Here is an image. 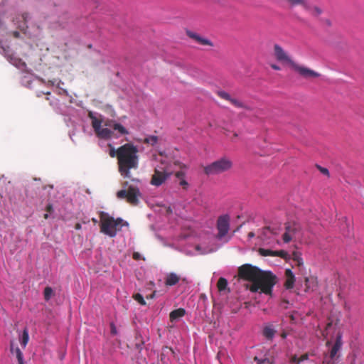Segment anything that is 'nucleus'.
Returning a JSON list of instances; mask_svg holds the SVG:
<instances>
[{
    "label": "nucleus",
    "instance_id": "nucleus-10",
    "mask_svg": "<svg viewBox=\"0 0 364 364\" xmlns=\"http://www.w3.org/2000/svg\"><path fill=\"white\" fill-rule=\"evenodd\" d=\"M138 149L132 143L125 144L117 149V159H137Z\"/></svg>",
    "mask_w": 364,
    "mask_h": 364
},
{
    "label": "nucleus",
    "instance_id": "nucleus-25",
    "mask_svg": "<svg viewBox=\"0 0 364 364\" xmlns=\"http://www.w3.org/2000/svg\"><path fill=\"white\" fill-rule=\"evenodd\" d=\"M289 7L300 6L304 9H309V5L306 0H284Z\"/></svg>",
    "mask_w": 364,
    "mask_h": 364
},
{
    "label": "nucleus",
    "instance_id": "nucleus-7",
    "mask_svg": "<svg viewBox=\"0 0 364 364\" xmlns=\"http://www.w3.org/2000/svg\"><path fill=\"white\" fill-rule=\"evenodd\" d=\"M160 164L156 165L153 174L151 183L156 186H161L172 174V171L166 170L165 166L167 161H159Z\"/></svg>",
    "mask_w": 364,
    "mask_h": 364
},
{
    "label": "nucleus",
    "instance_id": "nucleus-42",
    "mask_svg": "<svg viewBox=\"0 0 364 364\" xmlns=\"http://www.w3.org/2000/svg\"><path fill=\"white\" fill-rule=\"evenodd\" d=\"M317 168L319 169V171H321V173L322 174L326 175V176H328L329 175V171H328V169L327 168L321 167V166H318V165H317Z\"/></svg>",
    "mask_w": 364,
    "mask_h": 364
},
{
    "label": "nucleus",
    "instance_id": "nucleus-49",
    "mask_svg": "<svg viewBox=\"0 0 364 364\" xmlns=\"http://www.w3.org/2000/svg\"><path fill=\"white\" fill-rule=\"evenodd\" d=\"M271 68L275 70H280V67L278 66L276 64H272L271 65Z\"/></svg>",
    "mask_w": 364,
    "mask_h": 364
},
{
    "label": "nucleus",
    "instance_id": "nucleus-53",
    "mask_svg": "<svg viewBox=\"0 0 364 364\" xmlns=\"http://www.w3.org/2000/svg\"><path fill=\"white\" fill-rule=\"evenodd\" d=\"M299 263H302V259L301 258H299Z\"/></svg>",
    "mask_w": 364,
    "mask_h": 364
},
{
    "label": "nucleus",
    "instance_id": "nucleus-4",
    "mask_svg": "<svg viewBox=\"0 0 364 364\" xmlns=\"http://www.w3.org/2000/svg\"><path fill=\"white\" fill-rule=\"evenodd\" d=\"M153 208L156 213V223L151 225L150 228L155 232V235L158 239L163 240V236H161L158 232L164 226V223L166 221H170L171 218L173 217V212L169 206L156 205Z\"/></svg>",
    "mask_w": 364,
    "mask_h": 364
},
{
    "label": "nucleus",
    "instance_id": "nucleus-2",
    "mask_svg": "<svg viewBox=\"0 0 364 364\" xmlns=\"http://www.w3.org/2000/svg\"><path fill=\"white\" fill-rule=\"evenodd\" d=\"M239 280L247 282V287L253 292L272 294L277 278L271 272L265 273L259 268L246 264L237 269Z\"/></svg>",
    "mask_w": 364,
    "mask_h": 364
},
{
    "label": "nucleus",
    "instance_id": "nucleus-36",
    "mask_svg": "<svg viewBox=\"0 0 364 364\" xmlns=\"http://www.w3.org/2000/svg\"><path fill=\"white\" fill-rule=\"evenodd\" d=\"M306 10L308 11L312 16H318L322 14L321 9L318 6H314L312 8L309 6V9Z\"/></svg>",
    "mask_w": 364,
    "mask_h": 364
},
{
    "label": "nucleus",
    "instance_id": "nucleus-21",
    "mask_svg": "<svg viewBox=\"0 0 364 364\" xmlns=\"http://www.w3.org/2000/svg\"><path fill=\"white\" fill-rule=\"evenodd\" d=\"M285 287L288 289H293L294 287L296 278L294 272L290 269H286L284 271Z\"/></svg>",
    "mask_w": 364,
    "mask_h": 364
},
{
    "label": "nucleus",
    "instance_id": "nucleus-24",
    "mask_svg": "<svg viewBox=\"0 0 364 364\" xmlns=\"http://www.w3.org/2000/svg\"><path fill=\"white\" fill-rule=\"evenodd\" d=\"M306 291H316L318 288V282L316 278L310 277L305 279Z\"/></svg>",
    "mask_w": 364,
    "mask_h": 364
},
{
    "label": "nucleus",
    "instance_id": "nucleus-20",
    "mask_svg": "<svg viewBox=\"0 0 364 364\" xmlns=\"http://www.w3.org/2000/svg\"><path fill=\"white\" fill-rule=\"evenodd\" d=\"M217 289L220 296H226L230 292L228 280L221 277L217 282Z\"/></svg>",
    "mask_w": 364,
    "mask_h": 364
},
{
    "label": "nucleus",
    "instance_id": "nucleus-5",
    "mask_svg": "<svg viewBox=\"0 0 364 364\" xmlns=\"http://www.w3.org/2000/svg\"><path fill=\"white\" fill-rule=\"evenodd\" d=\"M186 245V253L191 256L205 255L213 251V249L202 242L198 236H196V238H187Z\"/></svg>",
    "mask_w": 364,
    "mask_h": 364
},
{
    "label": "nucleus",
    "instance_id": "nucleus-48",
    "mask_svg": "<svg viewBox=\"0 0 364 364\" xmlns=\"http://www.w3.org/2000/svg\"><path fill=\"white\" fill-rule=\"evenodd\" d=\"M12 35L14 38H18L20 37V33L18 31H13Z\"/></svg>",
    "mask_w": 364,
    "mask_h": 364
},
{
    "label": "nucleus",
    "instance_id": "nucleus-54",
    "mask_svg": "<svg viewBox=\"0 0 364 364\" xmlns=\"http://www.w3.org/2000/svg\"><path fill=\"white\" fill-rule=\"evenodd\" d=\"M296 360H297V358H296V357H294V360H293V361H294V362H296Z\"/></svg>",
    "mask_w": 364,
    "mask_h": 364
},
{
    "label": "nucleus",
    "instance_id": "nucleus-46",
    "mask_svg": "<svg viewBox=\"0 0 364 364\" xmlns=\"http://www.w3.org/2000/svg\"><path fill=\"white\" fill-rule=\"evenodd\" d=\"M155 287V283L153 281H150L147 284V288L149 289H153Z\"/></svg>",
    "mask_w": 364,
    "mask_h": 364
},
{
    "label": "nucleus",
    "instance_id": "nucleus-33",
    "mask_svg": "<svg viewBox=\"0 0 364 364\" xmlns=\"http://www.w3.org/2000/svg\"><path fill=\"white\" fill-rule=\"evenodd\" d=\"M113 129L119 132L122 135H126L129 133L122 124L117 122L113 124Z\"/></svg>",
    "mask_w": 364,
    "mask_h": 364
},
{
    "label": "nucleus",
    "instance_id": "nucleus-40",
    "mask_svg": "<svg viewBox=\"0 0 364 364\" xmlns=\"http://www.w3.org/2000/svg\"><path fill=\"white\" fill-rule=\"evenodd\" d=\"M10 51V48L8 46H3L1 43H0V53H2L4 55H7Z\"/></svg>",
    "mask_w": 364,
    "mask_h": 364
},
{
    "label": "nucleus",
    "instance_id": "nucleus-13",
    "mask_svg": "<svg viewBox=\"0 0 364 364\" xmlns=\"http://www.w3.org/2000/svg\"><path fill=\"white\" fill-rule=\"evenodd\" d=\"M291 68L305 79H313L320 76V74L316 71L304 65H300L295 62L292 64Z\"/></svg>",
    "mask_w": 364,
    "mask_h": 364
},
{
    "label": "nucleus",
    "instance_id": "nucleus-37",
    "mask_svg": "<svg viewBox=\"0 0 364 364\" xmlns=\"http://www.w3.org/2000/svg\"><path fill=\"white\" fill-rule=\"evenodd\" d=\"M164 293H165L164 290H160V291L154 290L150 295L147 296L146 298L148 299H153L155 297H158V296L164 295Z\"/></svg>",
    "mask_w": 364,
    "mask_h": 364
},
{
    "label": "nucleus",
    "instance_id": "nucleus-9",
    "mask_svg": "<svg viewBox=\"0 0 364 364\" xmlns=\"http://www.w3.org/2000/svg\"><path fill=\"white\" fill-rule=\"evenodd\" d=\"M342 338L343 333L339 331L336 334L335 342L333 344L331 341H327V346H331L329 352V360L328 361V364H334L336 358L340 356L338 353L341 351L343 346Z\"/></svg>",
    "mask_w": 364,
    "mask_h": 364
},
{
    "label": "nucleus",
    "instance_id": "nucleus-8",
    "mask_svg": "<svg viewBox=\"0 0 364 364\" xmlns=\"http://www.w3.org/2000/svg\"><path fill=\"white\" fill-rule=\"evenodd\" d=\"M57 18L52 23L51 27L54 29L65 28L72 20L69 11L62 7L56 9Z\"/></svg>",
    "mask_w": 364,
    "mask_h": 364
},
{
    "label": "nucleus",
    "instance_id": "nucleus-1",
    "mask_svg": "<svg viewBox=\"0 0 364 364\" xmlns=\"http://www.w3.org/2000/svg\"><path fill=\"white\" fill-rule=\"evenodd\" d=\"M25 203L31 209L44 211L45 220H62L65 223L76 220V230L90 220L84 215L81 204L73 200V193L65 187L54 188L44 184L40 178H32L26 187Z\"/></svg>",
    "mask_w": 364,
    "mask_h": 364
},
{
    "label": "nucleus",
    "instance_id": "nucleus-51",
    "mask_svg": "<svg viewBox=\"0 0 364 364\" xmlns=\"http://www.w3.org/2000/svg\"><path fill=\"white\" fill-rule=\"evenodd\" d=\"M254 236V233L253 232H250L249 233V237H252Z\"/></svg>",
    "mask_w": 364,
    "mask_h": 364
},
{
    "label": "nucleus",
    "instance_id": "nucleus-32",
    "mask_svg": "<svg viewBox=\"0 0 364 364\" xmlns=\"http://www.w3.org/2000/svg\"><path fill=\"white\" fill-rule=\"evenodd\" d=\"M158 141H159V137L157 136L151 135V136H148L147 137H146L143 140V142L144 144L154 146L158 142Z\"/></svg>",
    "mask_w": 364,
    "mask_h": 364
},
{
    "label": "nucleus",
    "instance_id": "nucleus-22",
    "mask_svg": "<svg viewBox=\"0 0 364 364\" xmlns=\"http://www.w3.org/2000/svg\"><path fill=\"white\" fill-rule=\"evenodd\" d=\"M186 314V311L183 308H178L173 310L169 314L170 321L173 323L171 326H173V323L180 321Z\"/></svg>",
    "mask_w": 364,
    "mask_h": 364
},
{
    "label": "nucleus",
    "instance_id": "nucleus-28",
    "mask_svg": "<svg viewBox=\"0 0 364 364\" xmlns=\"http://www.w3.org/2000/svg\"><path fill=\"white\" fill-rule=\"evenodd\" d=\"M29 341L28 330L26 327L22 331L21 333L19 334V342L23 348H26Z\"/></svg>",
    "mask_w": 364,
    "mask_h": 364
},
{
    "label": "nucleus",
    "instance_id": "nucleus-3",
    "mask_svg": "<svg viewBox=\"0 0 364 364\" xmlns=\"http://www.w3.org/2000/svg\"><path fill=\"white\" fill-rule=\"evenodd\" d=\"M118 170L121 176L124 178H129V181L122 183V189L117 193L119 199L126 198L127 202L134 205H137L143 198L140 188L142 182L137 178H132V173L136 171L139 166V161H117Z\"/></svg>",
    "mask_w": 364,
    "mask_h": 364
},
{
    "label": "nucleus",
    "instance_id": "nucleus-19",
    "mask_svg": "<svg viewBox=\"0 0 364 364\" xmlns=\"http://www.w3.org/2000/svg\"><path fill=\"white\" fill-rule=\"evenodd\" d=\"M180 279V276L175 272L166 273L164 277V284L167 287H173L178 284Z\"/></svg>",
    "mask_w": 364,
    "mask_h": 364
},
{
    "label": "nucleus",
    "instance_id": "nucleus-30",
    "mask_svg": "<svg viewBox=\"0 0 364 364\" xmlns=\"http://www.w3.org/2000/svg\"><path fill=\"white\" fill-rule=\"evenodd\" d=\"M54 295L55 292L51 287L47 286L46 287H45L43 290V298L46 301H49Z\"/></svg>",
    "mask_w": 364,
    "mask_h": 364
},
{
    "label": "nucleus",
    "instance_id": "nucleus-43",
    "mask_svg": "<svg viewBox=\"0 0 364 364\" xmlns=\"http://www.w3.org/2000/svg\"><path fill=\"white\" fill-rule=\"evenodd\" d=\"M18 364H24V358L23 353L16 355Z\"/></svg>",
    "mask_w": 364,
    "mask_h": 364
},
{
    "label": "nucleus",
    "instance_id": "nucleus-11",
    "mask_svg": "<svg viewBox=\"0 0 364 364\" xmlns=\"http://www.w3.org/2000/svg\"><path fill=\"white\" fill-rule=\"evenodd\" d=\"M232 166V161H213V162L205 168L206 174H215L228 170Z\"/></svg>",
    "mask_w": 364,
    "mask_h": 364
},
{
    "label": "nucleus",
    "instance_id": "nucleus-15",
    "mask_svg": "<svg viewBox=\"0 0 364 364\" xmlns=\"http://www.w3.org/2000/svg\"><path fill=\"white\" fill-rule=\"evenodd\" d=\"M12 188L11 181L2 175L0 176V208Z\"/></svg>",
    "mask_w": 364,
    "mask_h": 364
},
{
    "label": "nucleus",
    "instance_id": "nucleus-17",
    "mask_svg": "<svg viewBox=\"0 0 364 364\" xmlns=\"http://www.w3.org/2000/svg\"><path fill=\"white\" fill-rule=\"evenodd\" d=\"M297 228L296 223H294L291 224V223H287L285 224V232L282 235V239L284 243H288L291 240Z\"/></svg>",
    "mask_w": 364,
    "mask_h": 364
},
{
    "label": "nucleus",
    "instance_id": "nucleus-29",
    "mask_svg": "<svg viewBox=\"0 0 364 364\" xmlns=\"http://www.w3.org/2000/svg\"><path fill=\"white\" fill-rule=\"evenodd\" d=\"M89 117L92 119V127L96 133L102 128V121L92 116L91 112L89 114Z\"/></svg>",
    "mask_w": 364,
    "mask_h": 364
},
{
    "label": "nucleus",
    "instance_id": "nucleus-52",
    "mask_svg": "<svg viewBox=\"0 0 364 364\" xmlns=\"http://www.w3.org/2000/svg\"><path fill=\"white\" fill-rule=\"evenodd\" d=\"M169 227L171 228H175V225H172V224H170Z\"/></svg>",
    "mask_w": 364,
    "mask_h": 364
},
{
    "label": "nucleus",
    "instance_id": "nucleus-44",
    "mask_svg": "<svg viewBox=\"0 0 364 364\" xmlns=\"http://www.w3.org/2000/svg\"><path fill=\"white\" fill-rule=\"evenodd\" d=\"M109 156L112 158H114V157L117 158V150H115L114 148L111 147V146H110V149H109Z\"/></svg>",
    "mask_w": 364,
    "mask_h": 364
},
{
    "label": "nucleus",
    "instance_id": "nucleus-50",
    "mask_svg": "<svg viewBox=\"0 0 364 364\" xmlns=\"http://www.w3.org/2000/svg\"><path fill=\"white\" fill-rule=\"evenodd\" d=\"M216 275H217V273H216V272H214V273H213V277H212V279H211V283H213V281H214V279H215V278Z\"/></svg>",
    "mask_w": 364,
    "mask_h": 364
},
{
    "label": "nucleus",
    "instance_id": "nucleus-14",
    "mask_svg": "<svg viewBox=\"0 0 364 364\" xmlns=\"http://www.w3.org/2000/svg\"><path fill=\"white\" fill-rule=\"evenodd\" d=\"M230 229V216L228 214L220 215L217 220V230L218 232V237H225Z\"/></svg>",
    "mask_w": 364,
    "mask_h": 364
},
{
    "label": "nucleus",
    "instance_id": "nucleus-47",
    "mask_svg": "<svg viewBox=\"0 0 364 364\" xmlns=\"http://www.w3.org/2000/svg\"><path fill=\"white\" fill-rule=\"evenodd\" d=\"M159 156L161 157L168 158L169 155L166 151H159Z\"/></svg>",
    "mask_w": 364,
    "mask_h": 364
},
{
    "label": "nucleus",
    "instance_id": "nucleus-38",
    "mask_svg": "<svg viewBox=\"0 0 364 364\" xmlns=\"http://www.w3.org/2000/svg\"><path fill=\"white\" fill-rule=\"evenodd\" d=\"M109 327H110V333L112 336H116L118 334V331H117V326L114 322H111L109 323Z\"/></svg>",
    "mask_w": 364,
    "mask_h": 364
},
{
    "label": "nucleus",
    "instance_id": "nucleus-23",
    "mask_svg": "<svg viewBox=\"0 0 364 364\" xmlns=\"http://www.w3.org/2000/svg\"><path fill=\"white\" fill-rule=\"evenodd\" d=\"M277 333L276 329L272 324L265 325L262 328V335L269 341H272Z\"/></svg>",
    "mask_w": 364,
    "mask_h": 364
},
{
    "label": "nucleus",
    "instance_id": "nucleus-12",
    "mask_svg": "<svg viewBox=\"0 0 364 364\" xmlns=\"http://www.w3.org/2000/svg\"><path fill=\"white\" fill-rule=\"evenodd\" d=\"M274 56L277 61L287 64L290 67L294 63L287 52H286L279 44L274 45Z\"/></svg>",
    "mask_w": 364,
    "mask_h": 364
},
{
    "label": "nucleus",
    "instance_id": "nucleus-45",
    "mask_svg": "<svg viewBox=\"0 0 364 364\" xmlns=\"http://www.w3.org/2000/svg\"><path fill=\"white\" fill-rule=\"evenodd\" d=\"M116 123L114 121L111 119H107L105 122L104 124L106 127H112L113 129V124Z\"/></svg>",
    "mask_w": 364,
    "mask_h": 364
},
{
    "label": "nucleus",
    "instance_id": "nucleus-41",
    "mask_svg": "<svg viewBox=\"0 0 364 364\" xmlns=\"http://www.w3.org/2000/svg\"><path fill=\"white\" fill-rule=\"evenodd\" d=\"M132 257L134 260H144V257H143V255L138 252H134L133 254H132Z\"/></svg>",
    "mask_w": 364,
    "mask_h": 364
},
{
    "label": "nucleus",
    "instance_id": "nucleus-55",
    "mask_svg": "<svg viewBox=\"0 0 364 364\" xmlns=\"http://www.w3.org/2000/svg\"><path fill=\"white\" fill-rule=\"evenodd\" d=\"M233 136H234V137H237V134L236 133H234V134H233Z\"/></svg>",
    "mask_w": 364,
    "mask_h": 364
},
{
    "label": "nucleus",
    "instance_id": "nucleus-18",
    "mask_svg": "<svg viewBox=\"0 0 364 364\" xmlns=\"http://www.w3.org/2000/svg\"><path fill=\"white\" fill-rule=\"evenodd\" d=\"M187 36L202 46H213V43L211 41L200 36L199 34L196 33L192 31H187Z\"/></svg>",
    "mask_w": 364,
    "mask_h": 364
},
{
    "label": "nucleus",
    "instance_id": "nucleus-39",
    "mask_svg": "<svg viewBox=\"0 0 364 364\" xmlns=\"http://www.w3.org/2000/svg\"><path fill=\"white\" fill-rule=\"evenodd\" d=\"M255 360L257 362V364H266V363L269 364L270 363L269 359L267 358H258L257 357H255Z\"/></svg>",
    "mask_w": 364,
    "mask_h": 364
},
{
    "label": "nucleus",
    "instance_id": "nucleus-26",
    "mask_svg": "<svg viewBox=\"0 0 364 364\" xmlns=\"http://www.w3.org/2000/svg\"><path fill=\"white\" fill-rule=\"evenodd\" d=\"M176 178L178 180L179 185L185 190L189 187V184L185 178V173L183 171H177L175 174Z\"/></svg>",
    "mask_w": 364,
    "mask_h": 364
},
{
    "label": "nucleus",
    "instance_id": "nucleus-35",
    "mask_svg": "<svg viewBox=\"0 0 364 364\" xmlns=\"http://www.w3.org/2000/svg\"><path fill=\"white\" fill-rule=\"evenodd\" d=\"M10 351L11 354H15L16 355L22 353L21 349L17 346H16L14 341H11L10 342Z\"/></svg>",
    "mask_w": 364,
    "mask_h": 364
},
{
    "label": "nucleus",
    "instance_id": "nucleus-31",
    "mask_svg": "<svg viewBox=\"0 0 364 364\" xmlns=\"http://www.w3.org/2000/svg\"><path fill=\"white\" fill-rule=\"evenodd\" d=\"M21 18L23 22L21 25L18 26V28L21 31H23L25 33L26 29L28 28L26 22H27L28 19L30 18L29 14L28 13H24L21 16Z\"/></svg>",
    "mask_w": 364,
    "mask_h": 364
},
{
    "label": "nucleus",
    "instance_id": "nucleus-34",
    "mask_svg": "<svg viewBox=\"0 0 364 364\" xmlns=\"http://www.w3.org/2000/svg\"><path fill=\"white\" fill-rule=\"evenodd\" d=\"M134 299L141 306H146V302L142 294L140 293H136L133 296Z\"/></svg>",
    "mask_w": 364,
    "mask_h": 364
},
{
    "label": "nucleus",
    "instance_id": "nucleus-27",
    "mask_svg": "<svg viewBox=\"0 0 364 364\" xmlns=\"http://www.w3.org/2000/svg\"><path fill=\"white\" fill-rule=\"evenodd\" d=\"M99 138L104 139H109L113 135V132L108 128H101L97 132L95 133Z\"/></svg>",
    "mask_w": 364,
    "mask_h": 364
},
{
    "label": "nucleus",
    "instance_id": "nucleus-6",
    "mask_svg": "<svg viewBox=\"0 0 364 364\" xmlns=\"http://www.w3.org/2000/svg\"><path fill=\"white\" fill-rule=\"evenodd\" d=\"M128 223L121 218L117 220L112 218L102 223L101 232L110 237H114L117 235V232L120 230L123 226L128 227Z\"/></svg>",
    "mask_w": 364,
    "mask_h": 364
},
{
    "label": "nucleus",
    "instance_id": "nucleus-16",
    "mask_svg": "<svg viewBox=\"0 0 364 364\" xmlns=\"http://www.w3.org/2000/svg\"><path fill=\"white\" fill-rule=\"evenodd\" d=\"M218 95L220 98L230 102L235 107L250 109V107L246 104L237 99L232 98L228 92L225 91L218 92Z\"/></svg>",
    "mask_w": 364,
    "mask_h": 364
}]
</instances>
